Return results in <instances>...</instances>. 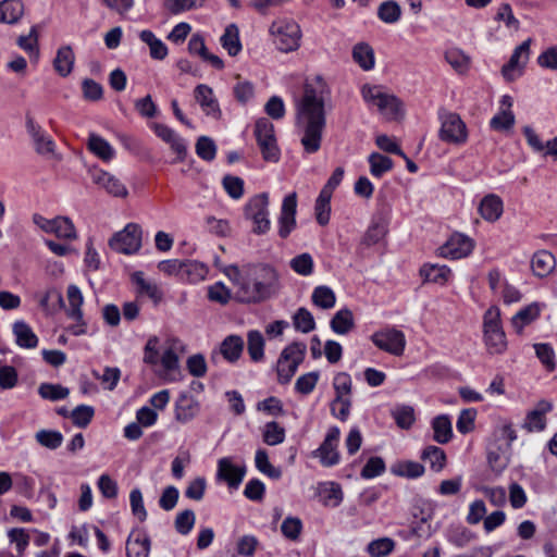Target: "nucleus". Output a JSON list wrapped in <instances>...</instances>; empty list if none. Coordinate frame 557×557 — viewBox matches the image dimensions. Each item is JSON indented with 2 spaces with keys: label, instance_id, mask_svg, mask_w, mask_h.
<instances>
[{
  "label": "nucleus",
  "instance_id": "4",
  "mask_svg": "<svg viewBox=\"0 0 557 557\" xmlns=\"http://www.w3.org/2000/svg\"><path fill=\"white\" fill-rule=\"evenodd\" d=\"M274 45L282 52H293L300 47L301 29L292 18L280 17L274 20L269 28Z\"/></svg>",
  "mask_w": 557,
  "mask_h": 557
},
{
  "label": "nucleus",
  "instance_id": "63",
  "mask_svg": "<svg viewBox=\"0 0 557 557\" xmlns=\"http://www.w3.org/2000/svg\"><path fill=\"white\" fill-rule=\"evenodd\" d=\"M222 185L227 195L233 199H239L244 195V181L238 176L225 175Z\"/></svg>",
  "mask_w": 557,
  "mask_h": 557
},
{
  "label": "nucleus",
  "instance_id": "62",
  "mask_svg": "<svg viewBox=\"0 0 557 557\" xmlns=\"http://www.w3.org/2000/svg\"><path fill=\"white\" fill-rule=\"evenodd\" d=\"M236 79L237 83L233 88L234 97L238 102L245 104L252 99L255 95L253 84L248 81H242L239 75L236 76Z\"/></svg>",
  "mask_w": 557,
  "mask_h": 557
},
{
  "label": "nucleus",
  "instance_id": "24",
  "mask_svg": "<svg viewBox=\"0 0 557 557\" xmlns=\"http://www.w3.org/2000/svg\"><path fill=\"white\" fill-rule=\"evenodd\" d=\"M556 257L545 249L534 252L531 259V269L537 277L548 276L556 269Z\"/></svg>",
  "mask_w": 557,
  "mask_h": 557
},
{
  "label": "nucleus",
  "instance_id": "19",
  "mask_svg": "<svg viewBox=\"0 0 557 557\" xmlns=\"http://www.w3.org/2000/svg\"><path fill=\"white\" fill-rule=\"evenodd\" d=\"M246 473L245 466H234L228 457L221 458L218 462V478L227 482L230 487L237 488Z\"/></svg>",
  "mask_w": 557,
  "mask_h": 557
},
{
  "label": "nucleus",
  "instance_id": "48",
  "mask_svg": "<svg viewBox=\"0 0 557 557\" xmlns=\"http://www.w3.org/2000/svg\"><path fill=\"white\" fill-rule=\"evenodd\" d=\"M293 324L301 333H309L315 329L313 315L304 307L299 308L293 315Z\"/></svg>",
  "mask_w": 557,
  "mask_h": 557
},
{
  "label": "nucleus",
  "instance_id": "26",
  "mask_svg": "<svg viewBox=\"0 0 557 557\" xmlns=\"http://www.w3.org/2000/svg\"><path fill=\"white\" fill-rule=\"evenodd\" d=\"M541 315V308L537 302H532L520 309L511 319V324L518 334H521L523 329L537 320Z\"/></svg>",
  "mask_w": 557,
  "mask_h": 557
},
{
  "label": "nucleus",
  "instance_id": "16",
  "mask_svg": "<svg viewBox=\"0 0 557 557\" xmlns=\"http://www.w3.org/2000/svg\"><path fill=\"white\" fill-rule=\"evenodd\" d=\"M297 195L292 193L284 197L278 216V236L287 238L296 228Z\"/></svg>",
  "mask_w": 557,
  "mask_h": 557
},
{
  "label": "nucleus",
  "instance_id": "44",
  "mask_svg": "<svg viewBox=\"0 0 557 557\" xmlns=\"http://www.w3.org/2000/svg\"><path fill=\"white\" fill-rule=\"evenodd\" d=\"M311 299L317 307L322 309L333 308L336 301L334 292L324 285L314 288Z\"/></svg>",
  "mask_w": 557,
  "mask_h": 557
},
{
  "label": "nucleus",
  "instance_id": "23",
  "mask_svg": "<svg viewBox=\"0 0 557 557\" xmlns=\"http://www.w3.org/2000/svg\"><path fill=\"white\" fill-rule=\"evenodd\" d=\"M26 128L32 136L35 149L40 154H50L54 151V143L51 137L47 136L40 125L35 123L33 117H26Z\"/></svg>",
  "mask_w": 557,
  "mask_h": 557
},
{
  "label": "nucleus",
  "instance_id": "7",
  "mask_svg": "<svg viewBox=\"0 0 557 557\" xmlns=\"http://www.w3.org/2000/svg\"><path fill=\"white\" fill-rule=\"evenodd\" d=\"M268 207V193H261L251 197L245 206V216L252 221V232L257 235L265 234L270 230L271 221Z\"/></svg>",
  "mask_w": 557,
  "mask_h": 557
},
{
  "label": "nucleus",
  "instance_id": "60",
  "mask_svg": "<svg viewBox=\"0 0 557 557\" xmlns=\"http://www.w3.org/2000/svg\"><path fill=\"white\" fill-rule=\"evenodd\" d=\"M196 153L205 161H212L216 154V146L210 137L200 136L196 143Z\"/></svg>",
  "mask_w": 557,
  "mask_h": 557
},
{
  "label": "nucleus",
  "instance_id": "57",
  "mask_svg": "<svg viewBox=\"0 0 557 557\" xmlns=\"http://www.w3.org/2000/svg\"><path fill=\"white\" fill-rule=\"evenodd\" d=\"M150 540L145 536L143 539H135L127 541L126 555L127 557H149Z\"/></svg>",
  "mask_w": 557,
  "mask_h": 557
},
{
  "label": "nucleus",
  "instance_id": "64",
  "mask_svg": "<svg viewBox=\"0 0 557 557\" xmlns=\"http://www.w3.org/2000/svg\"><path fill=\"white\" fill-rule=\"evenodd\" d=\"M319 377L320 375L319 372L317 371L302 374L297 379L295 383V389L299 394L308 395L314 389L319 381Z\"/></svg>",
  "mask_w": 557,
  "mask_h": 557
},
{
  "label": "nucleus",
  "instance_id": "6",
  "mask_svg": "<svg viewBox=\"0 0 557 557\" xmlns=\"http://www.w3.org/2000/svg\"><path fill=\"white\" fill-rule=\"evenodd\" d=\"M307 346L301 342H294L283 349L277 360V376L281 384H287L304 361Z\"/></svg>",
  "mask_w": 557,
  "mask_h": 557
},
{
  "label": "nucleus",
  "instance_id": "14",
  "mask_svg": "<svg viewBox=\"0 0 557 557\" xmlns=\"http://www.w3.org/2000/svg\"><path fill=\"white\" fill-rule=\"evenodd\" d=\"M473 248V240L461 234L454 233L447 242L440 246L437 253L444 258L460 259L469 256Z\"/></svg>",
  "mask_w": 557,
  "mask_h": 557
},
{
  "label": "nucleus",
  "instance_id": "31",
  "mask_svg": "<svg viewBox=\"0 0 557 557\" xmlns=\"http://www.w3.org/2000/svg\"><path fill=\"white\" fill-rule=\"evenodd\" d=\"M450 269L446 265L424 264L420 269V275L424 282L444 285L450 276Z\"/></svg>",
  "mask_w": 557,
  "mask_h": 557
},
{
  "label": "nucleus",
  "instance_id": "13",
  "mask_svg": "<svg viewBox=\"0 0 557 557\" xmlns=\"http://www.w3.org/2000/svg\"><path fill=\"white\" fill-rule=\"evenodd\" d=\"M531 38L524 40L513 50L509 61L503 65L502 75L507 82H512L523 74L529 60Z\"/></svg>",
  "mask_w": 557,
  "mask_h": 557
},
{
  "label": "nucleus",
  "instance_id": "3",
  "mask_svg": "<svg viewBox=\"0 0 557 557\" xmlns=\"http://www.w3.org/2000/svg\"><path fill=\"white\" fill-rule=\"evenodd\" d=\"M159 337L150 336L144 348V362L150 367L161 364L162 370L156 373L165 381H175V374L180 369V360L177 349L182 347L181 341L173 338L169 341V346L163 350L161 357L159 355Z\"/></svg>",
  "mask_w": 557,
  "mask_h": 557
},
{
  "label": "nucleus",
  "instance_id": "11",
  "mask_svg": "<svg viewBox=\"0 0 557 557\" xmlns=\"http://www.w3.org/2000/svg\"><path fill=\"white\" fill-rule=\"evenodd\" d=\"M440 120L441 128L438 136L441 140L455 145H459L466 141V124L462 122L458 114L443 110L440 112Z\"/></svg>",
  "mask_w": 557,
  "mask_h": 557
},
{
  "label": "nucleus",
  "instance_id": "9",
  "mask_svg": "<svg viewBox=\"0 0 557 557\" xmlns=\"http://www.w3.org/2000/svg\"><path fill=\"white\" fill-rule=\"evenodd\" d=\"M255 136L263 159L276 162L280 158V150L274 135V125L265 117L258 119L255 124Z\"/></svg>",
  "mask_w": 557,
  "mask_h": 557
},
{
  "label": "nucleus",
  "instance_id": "22",
  "mask_svg": "<svg viewBox=\"0 0 557 557\" xmlns=\"http://www.w3.org/2000/svg\"><path fill=\"white\" fill-rule=\"evenodd\" d=\"M194 95L196 101L207 115H211L214 119H219L221 116L220 106L211 87L206 84H199L196 86Z\"/></svg>",
  "mask_w": 557,
  "mask_h": 557
},
{
  "label": "nucleus",
  "instance_id": "61",
  "mask_svg": "<svg viewBox=\"0 0 557 557\" xmlns=\"http://www.w3.org/2000/svg\"><path fill=\"white\" fill-rule=\"evenodd\" d=\"M196 516L195 512L191 509H185L182 512L177 513L174 525L175 530L182 534L186 535L188 534L195 524Z\"/></svg>",
  "mask_w": 557,
  "mask_h": 557
},
{
  "label": "nucleus",
  "instance_id": "41",
  "mask_svg": "<svg viewBox=\"0 0 557 557\" xmlns=\"http://www.w3.org/2000/svg\"><path fill=\"white\" fill-rule=\"evenodd\" d=\"M421 459L428 460L435 472L442 471L446 466V454L437 446H426L421 453Z\"/></svg>",
  "mask_w": 557,
  "mask_h": 557
},
{
  "label": "nucleus",
  "instance_id": "35",
  "mask_svg": "<svg viewBox=\"0 0 557 557\" xmlns=\"http://www.w3.org/2000/svg\"><path fill=\"white\" fill-rule=\"evenodd\" d=\"M244 349V341L238 335H228L224 338L220 346L222 356L230 362H235L239 359Z\"/></svg>",
  "mask_w": 557,
  "mask_h": 557
},
{
  "label": "nucleus",
  "instance_id": "47",
  "mask_svg": "<svg viewBox=\"0 0 557 557\" xmlns=\"http://www.w3.org/2000/svg\"><path fill=\"white\" fill-rule=\"evenodd\" d=\"M255 462L256 468L269 478L277 480L282 476V471L271 465L268 453L264 449L256 451Z\"/></svg>",
  "mask_w": 557,
  "mask_h": 557
},
{
  "label": "nucleus",
  "instance_id": "36",
  "mask_svg": "<svg viewBox=\"0 0 557 557\" xmlns=\"http://www.w3.org/2000/svg\"><path fill=\"white\" fill-rule=\"evenodd\" d=\"M13 333L20 347L29 349L38 345V337L24 321H16L13 324Z\"/></svg>",
  "mask_w": 557,
  "mask_h": 557
},
{
  "label": "nucleus",
  "instance_id": "45",
  "mask_svg": "<svg viewBox=\"0 0 557 557\" xmlns=\"http://www.w3.org/2000/svg\"><path fill=\"white\" fill-rule=\"evenodd\" d=\"M248 354L252 361H260L263 359L264 339L259 331H250L247 335Z\"/></svg>",
  "mask_w": 557,
  "mask_h": 557
},
{
  "label": "nucleus",
  "instance_id": "39",
  "mask_svg": "<svg viewBox=\"0 0 557 557\" xmlns=\"http://www.w3.org/2000/svg\"><path fill=\"white\" fill-rule=\"evenodd\" d=\"M387 233V224L383 218H377L372 221L368 231L366 232L362 244L366 246H372L380 243Z\"/></svg>",
  "mask_w": 557,
  "mask_h": 557
},
{
  "label": "nucleus",
  "instance_id": "17",
  "mask_svg": "<svg viewBox=\"0 0 557 557\" xmlns=\"http://www.w3.org/2000/svg\"><path fill=\"white\" fill-rule=\"evenodd\" d=\"M156 135L170 145L173 152L176 153V158L173 163L183 162L187 156V146L185 140L180 137L174 129L170 128L164 124H154Z\"/></svg>",
  "mask_w": 557,
  "mask_h": 557
},
{
  "label": "nucleus",
  "instance_id": "27",
  "mask_svg": "<svg viewBox=\"0 0 557 557\" xmlns=\"http://www.w3.org/2000/svg\"><path fill=\"white\" fill-rule=\"evenodd\" d=\"M132 282L137 286V293L139 295L147 296L156 305L162 300L163 293L161 288L156 283L146 281L141 271L133 273Z\"/></svg>",
  "mask_w": 557,
  "mask_h": 557
},
{
  "label": "nucleus",
  "instance_id": "25",
  "mask_svg": "<svg viewBox=\"0 0 557 557\" xmlns=\"http://www.w3.org/2000/svg\"><path fill=\"white\" fill-rule=\"evenodd\" d=\"M199 412V403L190 395L183 393L175 401V419L181 423L193 420Z\"/></svg>",
  "mask_w": 557,
  "mask_h": 557
},
{
  "label": "nucleus",
  "instance_id": "50",
  "mask_svg": "<svg viewBox=\"0 0 557 557\" xmlns=\"http://www.w3.org/2000/svg\"><path fill=\"white\" fill-rule=\"evenodd\" d=\"M289 267L297 274L309 276L313 272L314 263L310 253L302 252L289 261Z\"/></svg>",
  "mask_w": 557,
  "mask_h": 557
},
{
  "label": "nucleus",
  "instance_id": "34",
  "mask_svg": "<svg viewBox=\"0 0 557 557\" xmlns=\"http://www.w3.org/2000/svg\"><path fill=\"white\" fill-rule=\"evenodd\" d=\"M24 5L21 0H3L0 3V22L15 24L23 16Z\"/></svg>",
  "mask_w": 557,
  "mask_h": 557
},
{
  "label": "nucleus",
  "instance_id": "49",
  "mask_svg": "<svg viewBox=\"0 0 557 557\" xmlns=\"http://www.w3.org/2000/svg\"><path fill=\"white\" fill-rule=\"evenodd\" d=\"M535 355L544 366V368L552 372L556 369L555 351L550 344L539 343L534 344Z\"/></svg>",
  "mask_w": 557,
  "mask_h": 557
},
{
  "label": "nucleus",
  "instance_id": "5",
  "mask_svg": "<svg viewBox=\"0 0 557 557\" xmlns=\"http://www.w3.org/2000/svg\"><path fill=\"white\" fill-rule=\"evenodd\" d=\"M335 397L330 405L331 413L341 421L350 414L352 381L348 373L338 372L333 379Z\"/></svg>",
  "mask_w": 557,
  "mask_h": 557
},
{
  "label": "nucleus",
  "instance_id": "54",
  "mask_svg": "<svg viewBox=\"0 0 557 557\" xmlns=\"http://www.w3.org/2000/svg\"><path fill=\"white\" fill-rule=\"evenodd\" d=\"M35 437L41 446L49 449H57L63 442V435L59 431L52 430H40Z\"/></svg>",
  "mask_w": 557,
  "mask_h": 557
},
{
  "label": "nucleus",
  "instance_id": "37",
  "mask_svg": "<svg viewBox=\"0 0 557 557\" xmlns=\"http://www.w3.org/2000/svg\"><path fill=\"white\" fill-rule=\"evenodd\" d=\"M333 332L339 335L348 334L354 327V315L352 312L345 308L337 311L330 322Z\"/></svg>",
  "mask_w": 557,
  "mask_h": 557
},
{
  "label": "nucleus",
  "instance_id": "53",
  "mask_svg": "<svg viewBox=\"0 0 557 557\" xmlns=\"http://www.w3.org/2000/svg\"><path fill=\"white\" fill-rule=\"evenodd\" d=\"M38 394L44 399L55 401L66 398L70 394V391L67 387H64L60 384L42 383L38 388Z\"/></svg>",
  "mask_w": 557,
  "mask_h": 557
},
{
  "label": "nucleus",
  "instance_id": "52",
  "mask_svg": "<svg viewBox=\"0 0 557 557\" xmlns=\"http://www.w3.org/2000/svg\"><path fill=\"white\" fill-rule=\"evenodd\" d=\"M262 436L265 444L270 446L278 445L285 440V429L277 422L271 421L265 423Z\"/></svg>",
  "mask_w": 557,
  "mask_h": 557
},
{
  "label": "nucleus",
  "instance_id": "33",
  "mask_svg": "<svg viewBox=\"0 0 557 557\" xmlns=\"http://www.w3.org/2000/svg\"><path fill=\"white\" fill-rule=\"evenodd\" d=\"M424 466L418 461L401 460L391 467V472L397 476L417 479L424 474Z\"/></svg>",
  "mask_w": 557,
  "mask_h": 557
},
{
  "label": "nucleus",
  "instance_id": "40",
  "mask_svg": "<svg viewBox=\"0 0 557 557\" xmlns=\"http://www.w3.org/2000/svg\"><path fill=\"white\" fill-rule=\"evenodd\" d=\"M88 149L104 161H109L114 156L112 146L102 137L90 134L88 138Z\"/></svg>",
  "mask_w": 557,
  "mask_h": 557
},
{
  "label": "nucleus",
  "instance_id": "28",
  "mask_svg": "<svg viewBox=\"0 0 557 557\" xmlns=\"http://www.w3.org/2000/svg\"><path fill=\"white\" fill-rule=\"evenodd\" d=\"M75 55L71 46H63L58 49L57 55L53 60V67L55 72L66 77L73 71Z\"/></svg>",
  "mask_w": 557,
  "mask_h": 557
},
{
  "label": "nucleus",
  "instance_id": "8",
  "mask_svg": "<svg viewBox=\"0 0 557 557\" xmlns=\"http://www.w3.org/2000/svg\"><path fill=\"white\" fill-rule=\"evenodd\" d=\"M361 95L367 103L375 106L385 116L389 119L397 116L400 100L394 95L384 92L382 87L366 84L361 88Z\"/></svg>",
  "mask_w": 557,
  "mask_h": 557
},
{
  "label": "nucleus",
  "instance_id": "21",
  "mask_svg": "<svg viewBox=\"0 0 557 557\" xmlns=\"http://www.w3.org/2000/svg\"><path fill=\"white\" fill-rule=\"evenodd\" d=\"M494 311L498 317L499 310L494 306L490 307V355L503 354L507 349V338L500 322L492 318Z\"/></svg>",
  "mask_w": 557,
  "mask_h": 557
},
{
  "label": "nucleus",
  "instance_id": "32",
  "mask_svg": "<svg viewBox=\"0 0 557 557\" xmlns=\"http://www.w3.org/2000/svg\"><path fill=\"white\" fill-rule=\"evenodd\" d=\"M208 273L206 264L196 260H183L181 280L188 283H198L202 281Z\"/></svg>",
  "mask_w": 557,
  "mask_h": 557
},
{
  "label": "nucleus",
  "instance_id": "15",
  "mask_svg": "<svg viewBox=\"0 0 557 557\" xmlns=\"http://www.w3.org/2000/svg\"><path fill=\"white\" fill-rule=\"evenodd\" d=\"M341 431L337 426L329 429L326 436L320 447L313 453L320 459L324 467H332L338 463L339 454L337 451V443Z\"/></svg>",
  "mask_w": 557,
  "mask_h": 557
},
{
  "label": "nucleus",
  "instance_id": "42",
  "mask_svg": "<svg viewBox=\"0 0 557 557\" xmlns=\"http://www.w3.org/2000/svg\"><path fill=\"white\" fill-rule=\"evenodd\" d=\"M352 58L366 71L374 66V52L368 44H357L352 50Z\"/></svg>",
  "mask_w": 557,
  "mask_h": 557
},
{
  "label": "nucleus",
  "instance_id": "56",
  "mask_svg": "<svg viewBox=\"0 0 557 557\" xmlns=\"http://www.w3.org/2000/svg\"><path fill=\"white\" fill-rule=\"evenodd\" d=\"M447 537L450 543L461 547L470 543L474 534L463 525H454L449 528Z\"/></svg>",
  "mask_w": 557,
  "mask_h": 557
},
{
  "label": "nucleus",
  "instance_id": "20",
  "mask_svg": "<svg viewBox=\"0 0 557 557\" xmlns=\"http://www.w3.org/2000/svg\"><path fill=\"white\" fill-rule=\"evenodd\" d=\"M91 180L114 197H126L127 188L119 178L102 170L90 171Z\"/></svg>",
  "mask_w": 557,
  "mask_h": 557
},
{
  "label": "nucleus",
  "instance_id": "51",
  "mask_svg": "<svg viewBox=\"0 0 557 557\" xmlns=\"http://www.w3.org/2000/svg\"><path fill=\"white\" fill-rule=\"evenodd\" d=\"M370 172L375 177H381L393 168V160L386 156L373 152L369 156Z\"/></svg>",
  "mask_w": 557,
  "mask_h": 557
},
{
  "label": "nucleus",
  "instance_id": "55",
  "mask_svg": "<svg viewBox=\"0 0 557 557\" xmlns=\"http://www.w3.org/2000/svg\"><path fill=\"white\" fill-rule=\"evenodd\" d=\"M11 544H15L17 556L22 557L29 544V534L23 528H13L8 531Z\"/></svg>",
  "mask_w": 557,
  "mask_h": 557
},
{
  "label": "nucleus",
  "instance_id": "12",
  "mask_svg": "<svg viewBox=\"0 0 557 557\" xmlns=\"http://www.w3.org/2000/svg\"><path fill=\"white\" fill-rule=\"evenodd\" d=\"M372 343L381 350L401 356L406 347L405 334L395 327H386L371 335Z\"/></svg>",
  "mask_w": 557,
  "mask_h": 557
},
{
  "label": "nucleus",
  "instance_id": "59",
  "mask_svg": "<svg viewBox=\"0 0 557 557\" xmlns=\"http://www.w3.org/2000/svg\"><path fill=\"white\" fill-rule=\"evenodd\" d=\"M94 414L95 410L91 406L79 405L71 411L70 417L76 426L84 429L90 423Z\"/></svg>",
  "mask_w": 557,
  "mask_h": 557
},
{
  "label": "nucleus",
  "instance_id": "58",
  "mask_svg": "<svg viewBox=\"0 0 557 557\" xmlns=\"http://www.w3.org/2000/svg\"><path fill=\"white\" fill-rule=\"evenodd\" d=\"M394 547L395 543L392 539L382 537L370 542L367 550L372 557H384L391 554Z\"/></svg>",
  "mask_w": 557,
  "mask_h": 557
},
{
  "label": "nucleus",
  "instance_id": "43",
  "mask_svg": "<svg viewBox=\"0 0 557 557\" xmlns=\"http://www.w3.org/2000/svg\"><path fill=\"white\" fill-rule=\"evenodd\" d=\"M516 119L511 110L503 109L490 120V127L498 132H510Z\"/></svg>",
  "mask_w": 557,
  "mask_h": 557
},
{
  "label": "nucleus",
  "instance_id": "30",
  "mask_svg": "<svg viewBox=\"0 0 557 557\" xmlns=\"http://www.w3.org/2000/svg\"><path fill=\"white\" fill-rule=\"evenodd\" d=\"M220 42L231 57H236L242 51L243 46L239 39V29L236 24L232 23L225 27Z\"/></svg>",
  "mask_w": 557,
  "mask_h": 557
},
{
  "label": "nucleus",
  "instance_id": "29",
  "mask_svg": "<svg viewBox=\"0 0 557 557\" xmlns=\"http://www.w3.org/2000/svg\"><path fill=\"white\" fill-rule=\"evenodd\" d=\"M433 440L447 444L453 437L451 421L447 414H440L432 420Z\"/></svg>",
  "mask_w": 557,
  "mask_h": 557
},
{
  "label": "nucleus",
  "instance_id": "1",
  "mask_svg": "<svg viewBox=\"0 0 557 557\" xmlns=\"http://www.w3.org/2000/svg\"><path fill=\"white\" fill-rule=\"evenodd\" d=\"M326 84L321 76L315 85L307 84L304 96L297 106L296 125L301 131V145L308 153L317 152L321 147L322 132L325 126L324 94Z\"/></svg>",
  "mask_w": 557,
  "mask_h": 557
},
{
  "label": "nucleus",
  "instance_id": "2",
  "mask_svg": "<svg viewBox=\"0 0 557 557\" xmlns=\"http://www.w3.org/2000/svg\"><path fill=\"white\" fill-rule=\"evenodd\" d=\"M278 285V273L270 265L253 267L248 280H243L236 292V298L243 302H260L270 298Z\"/></svg>",
  "mask_w": 557,
  "mask_h": 557
},
{
  "label": "nucleus",
  "instance_id": "46",
  "mask_svg": "<svg viewBox=\"0 0 557 557\" xmlns=\"http://www.w3.org/2000/svg\"><path fill=\"white\" fill-rule=\"evenodd\" d=\"M401 9L396 1L389 0L382 2L377 9V16L387 24H394L399 21Z\"/></svg>",
  "mask_w": 557,
  "mask_h": 557
},
{
  "label": "nucleus",
  "instance_id": "10",
  "mask_svg": "<svg viewBox=\"0 0 557 557\" xmlns=\"http://www.w3.org/2000/svg\"><path fill=\"white\" fill-rule=\"evenodd\" d=\"M141 228L136 223L127 224L123 231L115 233L109 240V246L125 255H132L141 247Z\"/></svg>",
  "mask_w": 557,
  "mask_h": 557
},
{
  "label": "nucleus",
  "instance_id": "18",
  "mask_svg": "<svg viewBox=\"0 0 557 557\" xmlns=\"http://www.w3.org/2000/svg\"><path fill=\"white\" fill-rule=\"evenodd\" d=\"M67 299L70 302L69 317L78 322L77 325L71 327L72 334L82 335L85 333V323L83 321V295L76 285H70L67 288Z\"/></svg>",
  "mask_w": 557,
  "mask_h": 557
},
{
  "label": "nucleus",
  "instance_id": "38",
  "mask_svg": "<svg viewBox=\"0 0 557 557\" xmlns=\"http://www.w3.org/2000/svg\"><path fill=\"white\" fill-rule=\"evenodd\" d=\"M391 416L394 418L397 426L403 430H409L416 421L414 409L409 405L396 406L391 410Z\"/></svg>",
  "mask_w": 557,
  "mask_h": 557
}]
</instances>
